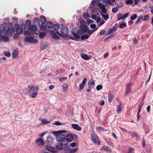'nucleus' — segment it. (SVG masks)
<instances>
[{
	"instance_id": "obj_25",
	"label": "nucleus",
	"mask_w": 153,
	"mask_h": 153,
	"mask_svg": "<svg viewBox=\"0 0 153 153\" xmlns=\"http://www.w3.org/2000/svg\"><path fill=\"white\" fill-rule=\"evenodd\" d=\"M18 51L17 50L15 49L13 51L12 54L13 59H14L18 55Z\"/></svg>"
},
{
	"instance_id": "obj_36",
	"label": "nucleus",
	"mask_w": 153,
	"mask_h": 153,
	"mask_svg": "<svg viewBox=\"0 0 153 153\" xmlns=\"http://www.w3.org/2000/svg\"><path fill=\"white\" fill-rule=\"evenodd\" d=\"M114 98V97L113 96V95L112 94H108V101H109V103H110L111 102L112 99H113Z\"/></svg>"
},
{
	"instance_id": "obj_34",
	"label": "nucleus",
	"mask_w": 153,
	"mask_h": 153,
	"mask_svg": "<svg viewBox=\"0 0 153 153\" xmlns=\"http://www.w3.org/2000/svg\"><path fill=\"white\" fill-rule=\"evenodd\" d=\"M0 39L3 40L4 41H7L9 40V38L5 35H2L1 36Z\"/></svg>"
},
{
	"instance_id": "obj_39",
	"label": "nucleus",
	"mask_w": 153,
	"mask_h": 153,
	"mask_svg": "<svg viewBox=\"0 0 153 153\" xmlns=\"http://www.w3.org/2000/svg\"><path fill=\"white\" fill-rule=\"evenodd\" d=\"M27 27V25L25 23H22L20 25V28L22 30V31L25 30Z\"/></svg>"
},
{
	"instance_id": "obj_16",
	"label": "nucleus",
	"mask_w": 153,
	"mask_h": 153,
	"mask_svg": "<svg viewBox=\"0 0 153 153\" xmlns=\"http://www.w3.org/2000/svg\"><path fill=\"white\" fill-rule=\"evenodd\" d=\"M90 8L91 11L92 13L99 15L98 12L97 11L98 8L96 7H90Z\"/></svg>"
},
{
	"instance_id": "obj_9",
	"label": "nucleus",
	"mask_w": 153,
	"mask_h": 153,
	"mask_svg": "<svg viewBox=\"0 0 153 153\" xmlns=\"http://www.w3.org/2000/svg\"><path fill=\"white\" fill-rule=\"evenodd\" d=\"M72 34L73 35L74 37H72L71 36H69V38L73 40H76L78 39H80V36L77 33H76L74 31L72 30L71 31Z\"/></svg>"
},
{
	"instance_id": "obj_42",
	"label": "nucleus",
	"mask_w": 153,
	"mask_h": 153,
	"mask_svg": "<svg viewBox=\"0 0 153 153\" xmlns=\"http://www.w3.org/2000/svg\"><path fill=\"white\" fill-rule=\"evenodd\" d=\"M10 22V20L8 18H6L4 19V21L3 24L5 25H7L8 24L9 22Z\"/></svg>"
},
{
	"instance_id": "obj_10",
	"label": "nucleus",
	"mask_w": 153,
	"mask_h": 153,
	"mask_svg": "<svg viewBox=\"0 0 153 153\" xmlns=\"http://www.w3.org/2000/svg\"><path fill=\"white\" fill-rule=\"evenodd\" d=\"M131 85V83L128 82L126 86L125 95L126 96L128 95L131 92L130 88Z\"/></svg>"
},
{
	"instance_id": "obj_21",
	"label": "nucleus",
	"mask_w": 153,
	"mask_h": 153,
	"mask_svg": "<svg viewBox=\"0 0 153 153\" xmlns=\"http://www.w3.org/2000/svg\"><path fill=\"white\" fill-rule=\"evenodd\" d=\"M40 21L41 22V25H44V24L47 21L46 18L43 16H41L40 17Z\"/></svg>"
},
{
	"instance_id": "obj_19",
	"label": "nucleus",
	"mask_w": 153,
	"mask_h": 153,
	"mask_svg": "<svg viewBox=\"0 0 153 153\" xmlns=\"http://www.w3.org/2000/svg\"><path fill=\"white\" fill-rule=\"evenodd\" d=\"M53 139L52 137L50 136L47 137V140L46 141V143L49 145H51L53 143Z\"/></svg>"
},
{
	"instance_id": "obj_32",
	"label": "nucleus",
	"mask_w": 153,
	"mask_h": 153,
	"mask_svg": "<svg viewBox=\"0 0 153 153\" xmlns=\"http://www.w3.org/2000/svg\"><path fill=\"white\" fill-rule=\"evenodd\" d=\"M138 134L137 132H133L131 138L135 137L136 140H139V139L138 138Z\"/></svg>"
},
{
	"instance_id": "obj_13",
	"label": "nucleus",
	"mask_w": 153,
	"mask_h": 153,
	"mask_svg": "<svg viewBox=\"0 0 153 153\" xmlns=\"http://www.w3.org/2000/svg\"><path fill=\"white\" fill-rule=\"evenodd\" d=\"M14 27L16 29V31L17 34H20L22 32V30H21L18 24H15Z\"/></svg>"
},
{
	"instance_id": "obj_48",
	"label": "nucleus",
	"mask_w": 153,
	"mask_h": 153,
	"mask_svg": "<svg viewBox=\"0 0 153 153\" xmlns=\"http://www.w3.org/2000/svg\"><path fill=\"white\" fill-rule=\"evenodd\" d=\"M4 54L5 56L8 57H10L11 55L10 53L9 52L6 51H4Z\"/></svg>"
},
{
	"instance_id": "obj_51",
	"label": "nucleus",
	"mask_w": 153,
	"mask_h": 153,
	"mask_svg": "<svg viewBox=\"0 0 153 153\" xmlns=\"http://www.w3.org/2000/svg\"><path fill=\"white\" fill-rule=\"evenodd\" d=\"M137 14H134L131 17L130 19L131 20H133L136 19L137 17Z\"/></svg>"
},
{
	"instance_id": "obj_64",
	"label": "nucleus",
	"mask_w": 153,
	"mask_h": 153,
	"mask_svg": "<svg viewBox=\"0 0 153 153\" xmlns=\"http://www.w3.org/2000/svg\"><path fill=\"white\" fill-rule=\"evenodd\" d=\"M87 23L88 25H89L91 23H93L94 22V21L91 19H88L87 21Z\"/></svg>"
},
{
	"instance_id": "obj_50",
	"label": "nucleus",
	"mask_w": 153,
	"mask_h": 153,
	"mask_svg": "<svg viewBox=\"0 0 153 153\" xmlns=\"http://www.w3.org/2000/svg\"><path fill=\"white\" fill-rule=\"evenodd\" d=\"M126 23H121L119 26V27L120 28H122L126 26Z\"/></svg>"
},
{
	"instance_id": "obj_45",
	"label": "nucleus",
	"mask_w": 153,
	"mask_h": 153,
	"mask_svg": "<svg viewBox=\"0 0 153 153\" xmlns=\"http://www.w3.org/2000/svg\"><path fill=\"white\" fill-rule=\"evenodd\" d=\"M123 14L122 13H120L117 15V21L122 19Z\"/></svg>"
},
{
	"instance_id": "obj_6",
	"label": "nucleus",
	"mask_w": 153,
	"mask_h": 153,
	"mask_svg": "<svg viewBox=\"0 0 153 153\" xmlns=\"http://www.w3.org/2000/svg\"><path fill=\"white\" fill-rule=\"evenodd\" d=\"M98 7L101 9V12L102 13H107V10L105 8L106 7H107L108 6L107 4H105L98 2Z\"/></svg>"
},
{
	"instance_id": "obj_5",
	"label": "nucleus",
	"mask_w": 153,
	"mask_h": 153,
	"mask_svg": "<svg viewBox=\"0 0 153 153\" xmlns=\"http://www.w3.org/2000/svg\"><path fill=\"white\" fill-rule=\"evenodd\" d=\"M91 139L93 142L96 145H100V142L97 136L94 133L91 134Z\"/></svg>"
},
{
	"instance_id": "obj_47",
	"label": "nucleus",
	"mask_w": 153,
	"mask_h": 153,
	"mask_svg": "<svg viewBox=\"0 0 153 153\" xmlns=\"http://www.w3.org/2000/svg\"><path fill=\"white\" fill-rule=\"evenodd\" d=\"M45 36H46V33H45L41 32L39 33V37L40 38H42Z\"/></svg>"
},
{
	"instance_id": "obj_56",
	"label": "nucleus",
	"mask_w": 153,
	"mask_h": 153,
	"mask_svg": "<svg viewBox=\"0 0 153 153\" xmlns=\"http://www.w3.org/2000/svg\"><path fill=\"white\" fill-rule=\"evenodd\" d=\"M41 121L43 124H47L49 123V122L45 119H42Z\"/></svg>"
},
{
	"instance_id": "obj_30",
	"label": "nucleus",
	"mask_w": 153,
	"mask_h": 153,
	"mask_svg": "<svg viewBox=\"0 0 153 153\" xmlns=\"http://www.w3.org/2000/svg\"><path fill=\"white\" fill-rule=\"evenodd\" d=\"M63 146L64 145H63L61 143V144L59 143H58L56 144V146L57 149L61 150L63 148Z\"/></svg>"
},
{
	"instance_id": "obj_49",
	"label": "nucleus",
	"mask_w": 153,
	"mask_h": 153,
	"mask_svg": "<svg viewBox=\"0 0 153 153\" xmlns=\"http://www.w3.org/2000/svg\"><path fill=\"white\" fill-rule=\"evenodd\" d=\"M13 20V22L14 23H15V24H16V23H17L18 21V18L16 17H14L12 18Z\"/></svg>"
},
{
	"instance_id": "obj_60",
	"label": "nucleus",
	"mask_w": 153,
	"mask_h": 153,
	"mask_svg": "<svg viewBox=\"0 0 153 153\" xmlns=\"http://www.w3.org/2000/svg\"><path fill=\"white\" fill-rule=\"evenodd\" d=\"M90 27L92 29H95L96 28L97 26L95 24H91L90 25Z\"/></svg>"
},
{
	"instance_id": "obj_59",
	"label": "nucleus",
	"mask_w": 153,
	"mask_h": 153,
	"mask_svg": "<svg viewBox=\"0 0 153 153\" xmlns=\"http://www.w3.org/2000/svg\"><path fill=\"white\" fill-rule=\"evenodd\" d=\"M85 86V84H82V83H81L79 85V88L80 90H81L84 88Z\"/></svg>"
},
{
	"instance_id": "obj_57",
	"label": "nucleus",
	"mask_w": 153,
	"mask_h": 153,
	"mask_svg": "<svg viewBox=\"0 0 153 153\" xmlns=\"http://www.w3.org/2000/svg\"><path fill=\"white\" fill-rule=\"evenodd\" d=\"M98 17L96 15L92 14L91 15V18L95 21Z\"/></svg>"
},
{
	"instance_id": "obj_23",
	"label": "nucleus",
	"mask_w": 153,
	"mask_h": 153,
	"mask_svg": "<svg viewBox=\"0 0 153 153\" xmlns=\"http://www.w3.org/2000/svg\"><path fill=\"white\" fill-rule=\"evenodd\" d=\"M72 127L74 129L78 131H80L82 129L81 127L79 126L78 124H72Z\"/></svg>"
},
{
	"instance_id": "obj_31",
	"label": "nucleus",
	"mask_w": 153,
	"mask_h": 153,
	"mask_svg": "<svg viewBox=\"0 0 153 153\" xmlns=\"http://www.w3.org/2000/svg\"><path fill=\"white\" fill-rule=\"evenodd\" d=\"M81 56L82 58L85 60H89L91 59V58L89 57L86 54H83Z\"/></svg>"
},
{
	"instance_id": "obj_41",
	"label": "nucleus",
	"mask_w": 153,
	"mask_h": 153,
	"mask_svg": "<svg viewBox=\"0 0 153 153\" xmlns=\"http://www.w3.org/2000/svg\"><path fill=\"white\" fill-rule=\"evenodd\" d=\"M143 16H139L138 17L137 21L135 22L136 24H137L139 22H140L141 20L142 19L143 20Z\"/></svg>"
},
{
	"instance_id": "obj_17",
	"label": "nucleus",
	"mask_w": 153,
	"mask_h": 153,
	"mask_svg": "<svg viewBox=\"0 0 153 153\" xmlns=\"http://www.w3.org/2000/svg\"><path fill=\"white\" fill-rule=\"evenodd\" d=\"M89 88H93L95 85V81L92 78L90 81L88 82V83Z\"/></svg>"
},
{
	"instance_id": "obj_28",
	"label": "nucleus",
	"mask_w": 153,
	"mask_h": 153,
	"mask_svg": "<svg viewBox=\"0 0 153 153\" xmlns=\"http://www.w3.org/2000/svg\"><path fill=\"white\" fill-rule=\"evenodd\" d=\"M66 131L65 130H60L57 131H54L52 132L55 135L57 136V135L60 134L61 133H62L65 132Z\"/></svg>"
},
{
	"instance_id": "obj_52",
	"label": "nucleus",
	"mask_w": 153,
	"mask_h": 153,
	"mask_svg": "<svg viewBox=\"0 0 153 153\" xmlns=\"http://www.w3.org/2000/svg\"><path fill=\"white\" fill-rule=\"evenodd\" d=\"M129 13H127L126 14H125L123 16V15L122 20H124L129 16Z\"/></svg>"
},
{
	"instance_id": "obj_24",
	"label": "nucleus",
	"mask_w": 153,
	"mask_h": 153,
	"mask_svg": "<svg viewBox=\"0 0 153 153\" xmlns=\"http://www.w3.org/2000/svg\"><path fill=\"white\" fill-rule=\"evenodd\" d=\"M48 44V43L47 42H45L42 43V44H41L40 46L41 49L42 50H45L47 47Z\"/></svg>"
},
{
	"instance_id": "obj_22",
	"label": "nucleus",
	"mask_w": 153,
	"mask_h": 153,
	"mask_svg": "<svg viewBox=\"0 0 153 153\" xmlns=\"http://www.w3.org/2000/svg\"><path fill=\"white\" fill-rule=\"evenodd\" d=\"M46 149L48 151L51 152H56L55 149L53 146L48 147L47 146Z\"/></svg>"
},
{
	"instance_id": "obj_2",
	"label": "nucleus",
	"mask_w": 153,
	"mask_h": 153,
	"mask_svg": "<svg viewBox=\"0 0 153 153\" xmlns=\"http://www.w3.org/2000/svg\"><path fill=\"white\" fill-rule=\"evenodd\" d=\"M56 140L58 142H61L63 145L66 146L67 143L66 142V135L61 133L56 136Z\"/></svg>"
},
{
	"instance_id": "obj_37",
	"label": "nucleus",
	"mask_w": 153,
	"mask_h": 153,
	"mask_svg": "<svg viewBox=\"0 0 153 153\" xmlns=\"http://www.w3.org/2000/svg\"><path fill=\"white\" fill-rule=\"evenodd\" d=\"M52 27L53 28V29L54 30L57 31L59 28V25L58 24H56L54 25H53V26Z\"/></svg>"
},
{
	"instance_id": "obj_54",
	"label": "nucleus",
	"mask_w": 153,
	"mask_h": 153,
	"mask_svg": "<svg viewBox=\"0 0 153 153\" xmlns=\"http://www.w3.org/2000/svg\"><path fill=\"white\" fill-rule=\"evenodd\" d=\"M133 3V1L131 0H127L126 1V3L127 4H132Z\"/></svg>"
},
{
	"instance_id": "obj_35",
	"label": "nucleus",
	"mask_w": 153,
	"mask_h": 153,
	"mask_svg": "<svg viewBox=\"0 0 153 153\" xmlns=\"http://www.w3.org/2000/svg\"><path fill=\"white\" fill-rule=\"evenodd\" d=\"M89 35H88L85 34L84 36H82L81 38V39L82 40L85 41L86 39H88Z\"/></svg>"
},
{
	"instance_id": "obj_29",
	"label": "nucleus",
	"mask_w": 153,
	"mask_h": 153,
	"mask_svg": "<svg viewBox=\"0 0 153 153\" xmlns=\"http://www.w3.org/2000/svg\"><path fill=\"white\" fill-rule=\"evenodd\" d=\"M122 104L120 102L119 105L117 106V112L118 114H119L122 111V108L121 107Z\"/></svg>"
},
{
	"instance_id": "obj_4",
	"label": "nucleus",
	"mask_w": 153,
	"mask_h": 153,
	"mask_svg": "<svg viewBox=\"0 0 153 153\" xmlns=\"http://www.w3.org/2000/svg\"><path fill=\"white\" fill-rule=\"evenodd\" d=\"M37 25V24H34V25H32L28 28L27 30H24V33L25 35H29L33 34L34 32L36 30V28L35 25Z\"/></svg>"
},
{
	"instance_id": "obj_55",
	"label": "nucleus",
	"mask_w": 153,
	"mask_h": 153,
	"mask_svg": "<svg viewBox=\"0 0 153 153\" xmlns=\"http://www.w3.org/2000/svg\"><path fill=\"white\" fill-rule=\"evenodd\" d=\"M118 7H116L113 8L112 10V12L113 13H115L118 11L119 9Z\"/></svg>"
},
{
	"instance_id": "obj_11",
	"label": "nucleus",
	"mask_w": 153,
	"mask_h": 153,
	"mask_svg": "<svg viewBox=\"0 0 153 153\" xmlns=\"http://www.w3.org/2000/svg\"><path fill=\"white\" fill-rule=\"evenodd\" d=\"M56 33H57L53 30H51L50 31V34L51 36L54 39L56 40L59 38V36Z\"/></svg>"
},
{
	"instance_id": "obj_44",
	"label": "nucleus",
	"mask_w": 153,
	"mask_h": 153,
	"mask_svg": "<svg viewBox=\"0 0 153 153\" xmlns=\"http://www.w3.org/2000/svg\"><path fill=\"white\" fill-rule=\"evenodd\" d=\"M98 2H97V1L96 0H93L91 2V4L94 7H96L97 4H98Z\"/></svg>"
},
{
	"instance_id": "obj_1",
	"label": "nucleus",
	"mask_w": 153,
	"mask_h": 153,
	"mask_svg": "<svg viewBox=\"0 0 153 153\" xmlns=\"http://www.w3.org/2000/svg\"><path fill=\"white\" fill-rule=\"evenodd\" d=\"M29 90L28 91V93L31 94L30 97L32 98L35 97L38 94L37 92L39 90V88L37 86H30L28 87Z\"/></svg>"
},
{
	"instance_id": "obj_46",
	"label": "nucleus",
	"mask_w": 153,
	"mask_h": 153,
	"mask_svg": "<svg viewBox=\"0 0 153 153\" xmlns=\"http://www.w3.org/2000/svg\"><path fill=\"white\" fill-rule=\"evenodd\" d=\"M97 28H96L95 29L93 30H88L87 33H88L89 34L88 35L89 36L92 34L94 31L97 30Z\"/></svg>"
},
{
	"instance_id": "obj_12",
	"label": "nucleus",
	"mask_w": 153,
	"mask_h": 153,
	"mask_svg": "<svg viewBox=\"0 0 153 153\" xmlns=\"http://www.w3.org/2000/svg\"><path fill=\"white\" fill-rule=\"evenodd\" d=\"M35 143L38 145L39 146H44L45 143V142L42 138H39L36 140L35 141Z\"/></svg>"
},
{
	"instance_id": "obj_3",
	"label": "nucleus",
	"mask_w": 153,
	"mask_h": 153,
	"mask_svg": "<svg viewBox=\"0 0 153 153\" xmlns=\"http://www.w3.org/2000/svg\"><path fill=\"white\" fill-rule=\"evenodd\" d=\"M60 33L59 31H56V32L59 36H67L68 29V27L66 26H63L60 28Z\"/></svg>"
},
{
	"instance_id": "obj_14",
	"label": "nucleus",
	"mask_w": 153,
	"mask_h": 153,
	"mask_svg": "<svg viewBox=\"0 0 153 153\" xmlns=\"http://www.w3.org/2000/svg\"><path fill=\"white\" fill-rule=\"evenodd\" d=\"M66 142H71L74 139L73 135L71 134H68L66 135Z\"/></svg>"
},
{
	"instance_id": "obj_62",
	"label": "nucleus",
	"mask_w": 153,
	"mask_h": 153,
	"mask_svg": "<svg viewBox=\"0 0 153 153\" xmlns=\"http://www.w3.org/2000/svg\"><path fill=\"white\" fill-rule=\"evenodd\" d=\"M26 23L28 26H31V22L29 20H27L26 21Z\"/></svg>"
},
{
	"instance_id": "obj_53",
	"label": "nucleus",
	"mask_w": 153,
	"mask_h": 153,
	"mask_svg": "<svg viewBox=\"0 0 153 153\" xmlns=\"http://www.w3.org/2000/svg\"><path fill=\"white\" fill-rule=\"evenodd\" d=\"M143 21H145L147 20H148L149 19V16L148 15H146L144 17L143 16Z\"/></svg>"
},
{
	"instance_id": "obj_20",
	"label": "nucleus",
	"mask_w": 153,
	"mask_h": 153,
	"mask_svg": "<svg viewBox=\"0 0 153 153\" xmlns=\"http://www.w3.org/2000/svg\"><path fill=\"white\" fill-rule=\"evenodd\" d=\"M25 41L29 43H32L33 41V38L30 36H26L25 38Z\"/></svg>"
},
{
	"instance_id": "obj_8",
	"label": "nucleus",
	"mask_w": 153,
	"mask_h": 153,
	"mask_svg": "<svg viewBox=\"0 0 153 153\" xmlns=\"http://www.w3.org/2000/svg\"><path fill=\"white\" fill-rule=\"evenodd\" d=\"M6 27L2 25H0V36L6 35Z\"/></svg>"
},
{
	"instance_id": "obj_18",
	"label": "nucleus",
	"mask_w": 153,
	"mask_h": 153,
	"mask_svg": "<svg viewBox=\"0 0 153 153\" xmlns=\"http://www.w3.org/2000/svg\"><path fill=\"white\" fill-rule=\"evenodd\" d=\"M14 30L12 28H8L6 31V35L8 36L12 35L14 33Z\"/></svg>"
},
{
	"instance_id": "obj_27",
	"label": "nucleus",
	"mask_w": 153,
	"mask_h": 153,
	"mask_svg": "<svg viewBox=\"0 0 153 153\" xmlns=\"http://www.w3.org/2000/svg\"><path fill=\"white\" fill-rule=\"evenodd\" d=\"M98 2H101L104 4H105V3L107 4L108 3L109 4H112V2L110 0H99Z\"/></svg>"
},
{
	"instance_id": "obj_58",
	"label": "nucleus",
	"mask_w": 153,
	"mask_h": 153,
	"mask_svg": "<svg viewBox=\"0 0 153 153\" xmlns=\"http://www.w3.org/2000/svg\"><path fill=\"white\" fill-rule=\"evenodd\" d=\"M102 88V86L101 85H98L96 87V89L97 91H99Z\"/></svg>"
},
{
	"instance_id": "obj_63",
	"label": "nucleus",
	"mask_w": 153,
	"mask_h": 153,
	"mask_svg": "<svg viewBox=\"0 0 153 153\" xmlns=\"http://www.w3.org/2000/svg\"><path fill=\"white\" fill-rule=\"evenodd\" d=\"M133 148H131L130 147H129L128 149V153H131L132 151L134 150Z\"/></svg>"
},
{
	"instance_id": "obj_38",
	"label": "nucleus",
	"mask_w": 153,
	"mask_h": 153,
	"mask_svg": "<svg viewBox=\"0 0 153 153\" xmlns=\"http://www.w3.org/2000/svg\"><path fill=\"white\" fill-rule=\"evenodd\" d=\"M100 15L103 17L105 20H107L109 18V16L108 14H104L102 13H100Z\"/></svg>"
},
{
	"instance_id": "obj_43",
	"label": "nucleus",
	"mask_w": 153,
	"mask_h": 153,
	"mask_svg": "<svg viewBox=\"0 0 153 153\" xmlns=\"http://www.w3.org/2000/svg\"><path fill=\"white\" fill-rule=\"evenodd\" d=\"M103 149L105 151L108 152H111V149L108 146H106L105 147H104L103 148Z\"/></svg>"
},
{
	"instance_id": "obj_33",
	"label": "nucleus",
	"mask_w": 153,
	"mask_h": 153,
	"mask_svg": "<svg viewBox=\"0 0 153 153\" xmlns=\"http://www.w3.org/2000/svg\"><path fill=\"white\" fill-rule=\"evenodd\" d=\"M82 16L86 20L90 18V16L88 13L85 12L84 13Z\"/></svg>"
},
{
	"instance_id": "obj_26",
	"label": "nucleus",
	"mask_w": 153,
	"mask_h": 153,
	"mask_svg": "<svg viewBox=\"0 0 153 153\" xmlns=\"http://www.w3.org/2000/svg\"><path fill=\"white\" fill-rule=\"evenodd\" d=\"M80 28L83 31L87 33L89 28L88 26H81Z\"/></svg>"
},
{
	"instance_id": "obj_7",
	"label": "nucleus",
	"mask_w": 153,
	"mask_h": 153,
	"mask_svg": "<svg viewBox=\"0 0 153 153\" xmlns=\"http://www.w3.org/2000/svg\"><path fill=\"white\" fill-rule=\"evenodd\" d=\"M53 24L51 22H47L45 25H42L40 26V29L42 30H45L46 27L49 28H51L53 26Z\"/></svg>"
},
{
	"instance_id": "obj_15",
	"label": "nucleus",
	"mask_w": 153,
	"mask_h": 153,
	"mask_svg": "<svg viewBox=\"0 0 153 153\" xmlns=\"http://www.w3.org/2000/svg\"><path fill=\"white\" fill-rule=\"evenodd\" d=\"M143 104V102L142 104L140 103L138 105V111L137 113V120H139L140 117V116L139 115V114L141 111V109L142 106Z\"/></svg>"
},
{
	"instance_id": "obj_40",
	"label": "nucleus",
	"mask_w": 153,
	"mask_h": 153,
	"mask_svg": "<svg viewBox=\"0 0 153 153\" xmlns=\"http://www.w3.org/2000/svg\"><path fill=\"white\" fill-rule=\"evenodd\" d=\"M68 85L67 83L64 84L62 85V88L64 91H66L68 89Z\"/></svg>"
},
{
	"instance_id": "obj_61",
	"label": "nucleus",
	"mask_w": 153,
	"mask_h": 153,
	"mask_svg": "<svg viewBox=\"0 0 153 153\" xmlns=\"http://www.w3.org/2000/svg\"><path fill=\"white\" fill-rule=\"evenodd\" d=\"M33 21L34 22H36L37 24H38L39 25H40V22L39 19L35 18L33 20Z\"/></svg>"
}]
</instances>
